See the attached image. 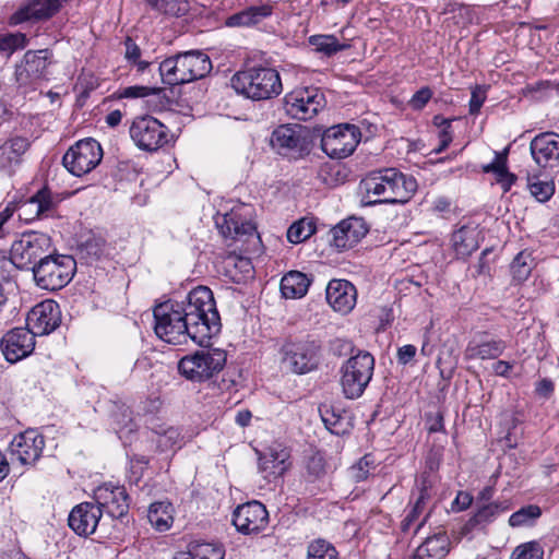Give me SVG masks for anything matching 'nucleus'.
I'll return each instance as SVG.
<instances>
[{
    "label": "nucleus",
    "mask_w": 559,
    "mask_h": 559,
    "mask_svg": "<svg viewBox=\"0 0 559 559\" xmlns=\"http://www.w3.org/2000/svg\"><path fill=\"white\" fill-rule=\"evenodd\" d=\"M307 559H340V557L338 551L330 542L318 538L308 545Z\"/></svg>",
    "instance_id": "nucleus-40"
},
{
    "label": "nucleus",
    "mask_w": 559,
    "mask_h": 559,
    "mask_svg": "<svg viewBox=\"0 0 559 559\" xmlns=\"http://www.w3.org/2000/svg\"><path fill=\"white\" fill-rule=\"evenodd\" d=\"M129 133L134 144L146 152H156L170 141L168 127L150 115L135 117Z\"/></svg>",
    "instance_id": "nucleus-9"
},
{
    "label": "nucleus",
    "mask_w": 559,
    "mask_h": 559,
    "mask_svg": "<svg viewBox=\"0 0 559 559\" xmlns=\"http://www.w3.org/2000/svg\"><path fill=\"white\" fill-rule=\"evenodd\" d=\"M29 147V141L23 136H15L0 146V159L8 165H19L21 157Z\"/></svg>",
    "instance_id": "nucleus-37"
},
{
    "label": "nucleus",
    "mask_w": 559,
    "mask_h": 559,
    "mask_svg": "<svg viewBox=\"0 0 559 559\" xmlns=\"http://www.w3.org/2000/svg\"><path fill=\"white\" fill-rule=\"evenodd\" d=\"M94 503L99 508L102 514L120 519L129 511V495L123 486L104 484L94 490Z\"/></svg>",
    "instance_id": "nucleus-15"
},
{
    "label": "nucleus",
    "mask_w": 559,
    "mask_h": 559,
    "mask_svg": "<svg viewBox=\"0 0 559 559\" xmlns=\"http://www.w3.org/2000/svg\"><path fill=\"white\" fill-rule=\"evenodd\" d=\"M483 171L486 174H495L497 181L501 185L503 191H509L516 180L515 175L508 170L506 154L496 153L495 159L483 166Z\"/></svg>",
    "instance_id": "nucleus-35"
},
{
    "label": "nucleus",
    "mask_w": 559,
    "mask_h": 559,
    "mask_svg": "<svg viewBox=\"0 0 559 559\" xmlns=\"http://www.w3.org/2000/svg\"><path fill=\"white\" fill-rule=\"evenodd\" d=\"M325 106L323 93L314 86L296 87L284 97V109L297 120L313 118Z\"/></svg>",
    "instance_id": "nucleus-11"
},
{
    "label": "nucleus",
    "mask_w": 559,
    "mask_h": 559,
    "mask_svg": "<svg viewBox=\"0 0 559 559\" xmlns=\"http://www.w3.org/2000/svg\"><path fill=\"white\" fill-rule=\"evenodd\" d=\"M34 333L27 328H14L1 338L0 348L10 364H15L28 357L35 348Z\"/></svg>",
    "instance_id": "nucleus-16"
},
{
    "label": "nucleus",
    "mask_w": 559,
    "mask_h": 559,
    "mask_svg": "<svg viewBox=\"0 0 559 559\" xmlns=\"http://www.w3.org/2000/svg\"><path fill=\"white\" fill-rule=\"evenodd\" d=\"M145 3L154 11L166 14L180 16L187 11L185 0H144Z\"/></svg>",
    "instance_id": "nucleus-41"
},
{
    "label": "nucleus",
    "mask_w": 559,
    "mask_h": 559,
    "mask_svg": "<svg viewBox=\"0 0 559 559\" xmlns=\"http://www.w3.org/2000/svg\"><path fill=\"white\" fill-rule=\"evenodd\" d=\"M24 35L22 34H10L0 37V51L13 52L15 49L22 46Z\"/></svg>",
    "instance_id": "nucleus-58"
},
{
    "label": "nucleus",
    "mask_w": 559,
    "mask_h": 559,
    "mask_svg": "<svg viewBox=\"0 0 559 559\" xmlns=\"http://www.w3.org/2000/svg\"><path fill=\"white\" fill-rule=\"evenodd\" d=\"M507 348V342L489 331H478L468 341L464 349L465 360H490L500 357Z\"/></svg>",
    "instance_id": "nucleus-14"
},
{
    "label": "nucleus",
    "mask_w": 559,
    "mask_h": 559,
    "mask_svg": "<svg viewBox=\"0 0 559 559\" xmlns=\"http://www.w3.org/2000/svg\"><path fill=\"white\" fill-rule=\"evenodd\" d=\"M50 236L38 231H26L13 241L10 248V262L19 270L32 271L39 260L50 252Z\"/></svg>",
    "instance_id": "nucleus-7"
},
{
    "label": "nucleus",
    "mask_w": 559,
    "mask_h": 559,
    "mask_svg": "<svg viewBox=\"0 0 559 559\" xmlns=\"http://www.w3.org/2000/svg\"><path fill=\"white\" fill-rule=\"evenodd\" d=\"M248 207H234L216 219V225L225 237L237 238L255 233L254 224L247 218Z\"/></svg>",
    "instance_id": "nucleus-23"
},
{
    "label": "nucleus",
    "mask_w": 559,
    "mask_h": 559,
    "mask_svg": "<svg viewBox=\"0 0 559 559\" xmlns=\"http://www.w3.org/2000/svg\"><path fill=\"white\" fill-rule=\"evenodd\" d=\"M188 551L194 559H224L225 557L224 547L212 543H197L190 545Z\"/></svg>",
    "instance_id": "nucleus-43"
},
{
    "label": "nucleus",
    "mask_w": 559,
    "mask_h": 559,
    "mask_svg": "<svg viewBox=\"0 0 559 559\" xmlns=\"http://www.w3.org/2000/svg\"><path fill=\"white\" fill-rule=\"evenodd\" d=\"M533 259L530 252L521 251L513 259L510 269L512 276L518 282L525 281L532 271Z\"/></svg>",
    "instance_id": "nucleus-42"
},
{
    "label": "nucleus",
    "mask_w": 559,
    "mask_h": 559,
    "mask_svg": "<svg viewBox=\"0 0 559 559\" xmlns=\"http://www.w3.org/2000/svg\"><path fill=\"white\" fill-rule=\"evenodd\" d=\"M156 335L174 345L188 340L202 344L221 330V317L212 290L206 286L192 289L186 302L167 300L153 311Z\"/></svg>",
    "instance_id": "nucleus-1"
},
{
    "label": "nucleus",
    "mask_w": 559,
    "mask_h": 559,
    "mask_svg": "<svg viewBox=\"0 0 559 559\" xmlns=\"http://www.w3.org/2000/svg\"><path fill=\"white\" fill-rule=\"evenodd\" d=\"M528 189L531 194L538 202L548 201L555 192V187L551 182L548 181H533L528 183Z\"/></svg>",
    "instance_id": "nucleus-49"
},
{
    "label": "nucleus",
    "mask_w": 559,
    "mask_h": 559,
    "mask_svg": "<svg viewBox=\"0 0 559 559\" xmlns=\"http://www.w3.org/2000/svg\"><path fill=\"white\" fill-rule=\"evenodd\" d=\"M479 231L473 226H462L452 234V247L457 258L465 259L479 247Z\"/></svg>",
    "instance_id": "nucleus-30"
},
{
    "label": "nucleus",
    "mask_w": 559,
    "mask_h": 559,
    "mask_svg": "<svg viewBox=\"0 0 559 559\" xmlns=\"http://www.w3.org/2000/svg\"><path fill=\"white\" fill-rule=\"evenodd\" d=\"M179 56L190 82L204 78L212 70L211 59L202 51H186Z\"/></svg>",
    "instance_id": "nucleus-31"
},
{
    "label": "nucleus",
    "mask_w": 559,
    "mask_h": 559,
    "mask_svg": "<svg viewBox=\"0 0 559 559\" xmlns=\"http://www.w3.org/2000/svg\"><path fill=\"white\" fill-rule=\"evenodd\" d=\"M530 150L535 163L543 168L559 166V134L547 131L533 138Z\"/></svg>",
    "instance_id": "nucleus-21"
},
{
    "label": "nucleus",
    "mask_w": 559,
    "mask_h": 559,
    "mask_svg": "<svg viewBox=\"0 0 559 559\" xmlns=\"http://www.w3.org/2000/svg\"><path fill=\"white\" fill-rule=\"evenodd\" d=\"M485 92L481 91L479 87L475 88L472 92L471 100H469V114L471 115H477L485 102Z\"/></svg>",
    "instance_id": "nucleus-61"
},
{
    "label": "nucleus",
    "mask_w": 559,
    "mask_h": 559,
    "mask_svg": "<svg viewBox=\"0 0 559 559\" xmlns=\"http://www.w3.org/2000/svg\"><path fill=\"white\" fill-rule=\"evenodd\" d=\"M226 364V353L218 348L200 349L182 357L179 372L188 380L203 382L218 373Z\"/></svg>",
    "instance_id": "nucleus-8"
},
{
    "label": "nucleus",
    "mask_w": 559,
    "mask_h": 559,
    "mask_svg": "<svg viewBox=\"0 0 559 559\" xmlns=\"http://www.w3.org/2000/svg\"><path fill=\"white\" fill-rule=\"evenodd\" d=\"M425 509L426 507L415 502L412 509L402 520L401 530L403 532H407L415 524V522L418 520L419 515L425 511Z\"/></svg>",
    "instance_id": "nucleus-59"
},
{
    "label": "nucleus",
    "mask_w": 559,
    "mask_h": 559,
    "mask_svg": "<svg viewBox=\"0 0 559 559\" xmlns=\"http://www.w3.org/2000/svg\"><path fill=\"white\" fill-rule=\"evenodd\" d=\"M508 509V506L503 502L476 503L475 511L464 524L463 531L465 533L485 531L489 524L493 523Z\"/></svg>",
    "instance_id": "nucleus-26"
},
{
    "label": "nucleus",
    "mask_w": 559,
    "mask_h": 559,
    "mask_svg": "<svg viewBox=\"0 0 559 559\" xmlns=\"http://www.w3.org/2000/svg\"><path fill=\"white\" fill-rule=\"evenodd\" d=\"M48 49L28 50L15 66V81L20 87L35 88L47 79L48 66L51 63Z\"/></svg>",
    "instance_id": "nucleus-13"
},
{
    "label": "nucleus",
    "mask_w": 559,
    "mask_h": 559,
    "mask_svg": "<svg viewBox=\"0 0 559 559\" xmlns=\"http://www.w3.org/2000/svg\"><path fill=\"white\" fill-rule=\"evenodd\" d=\"M75 270L76 262L71 255L48 252L34 266L33 275L38 287L57 290L69 284Z\"/></svg>",
    "instance_id": "nucleus-5"
},
{
    "label": "nucleus",
    "mask_w": 559,
    "mask_h": 559,
    "mask_svg": "<svg viewBox=\"0 0 559 559\" xmlns=\"http://www.w3.org/2000/svg\"><path fill=\"white\" fill-rule=\"evenodd\" d=\"M441 123L444 124V128L439 131V145L433 148V153L439 154L443 152L452 142V132H451V121L449 119H441Z\"/></svg>",
    "instance_id": "nucleus-56"
},
{
    "label": "nucleus",
    "mask_w": 559,
    "mask_h": 559,
    "mask_svg": "<svg viewBox=\"0 0 559 559\" xmlns=\"http://www.w3.org/2000/svg\"><path fill=\"white\" fill-rule=\"evenodd\" d=\"M173 67L176 70V78L178 79V85L190 82L179 53L174 56V66Z\"/></svg>",
    "instance_id": "nucleus-64"
},
{
    "label": "nucleus",
    "mask_w": 559,
    "mask_h": 559,
    "mask_svg": "<svg viewBox=\"0 0 559 559\" xmlns=\"http://www.w3.org/2000/svg\"><path fill=\"white\" fill-rule=\"evenodd\" d=\"M274 11L272 2H265L260 5L248 7L237 13L229 15L225 20L227 27H254L269 19Z\"/></svg>",
    "instance_id": "nucleus-28"
},
{
    "label": "nucleus",
    "mask_w": 559,
    "mask_h": 559,
    "mask_svg": "<svg viewBox=\"0 0 559 559\" xmlns=\"http://www.w3.org/2000/svg\"><path fill=\"white\" fill-rule=\"evenodd\" d=\"M360 189L368 203H406L415 193L417 182L395 168H386L368 174L360 181Z\"/></svg>",
    "instance_id": "nucleus-2"
},
{
    "label": "nucleus",
    "mask_w": 559,
    "mask_h": 559,
    "mask_svg": "<svg viewBox=\"0 0 559 559\" xmlns=\"http://www.w3.org/2000/svg\"><path fill=\"white\" fill-rule=\"evenodd\" d=\"M321 418L325 425V427L334 435H341L344 432V429L341 427L342 416L335 414L333 409H324L321 413Z\"/></svg>",
    "instance_id": "nucleus-53"
},
{
    "label": "nucleus",
    "mask_w": 559,
    "mask_h": 559,
    "mask_svg": "<svg viewBox=\"0 0 559 559\" xmlns=\"http://www.w3.org/2000/svg\"><path fill=\"white\" fill-rule=\"evenodd\" d=\"M57 13L50 0H27L10 17L12 24L49 20Z\"/></svg>",
    "instance_id": "nucleus-27"
},
{
    "label": "nucleus",
    "mask_w": 559,
    "mask_h": 559,
    "mask_svg": "<svg viewBox=\"0 0 559 559\" xmlns=\"http://www.w3.org/2000/svg\"><path fill=\"white\" fill-rule=\"evenodd\" d=\"M44 448V436L35 429H27L13 438L10 443V453L22 464H32L41 456Z\"/></svg>",
    "instance_id": "nucleus-20"
},
{
    "label": "nucleus",
    "mask_w": 559,
    "mask_h": 559,
    "mask_svg": "<svg viewBox=\"0 0 559 559\" xmlns=\"http://www.w3.org/2000/svg\"><path fill=\"white\" fill-rule=\"evenodd\" d=\"M326 301L335 311L347 314L357 301L356 287L346 280H332L326 287Z\"/></svg>",
    "instance_id": "nucleus-24"
},
{
    "label": "nucleus",
    "mask_w": 559,
    "mask_h": 559,
    "mask_svg": "<svg viewBox=\"0 0 559 559\" xmlns=\"http://www.w3.org/2000/svg\"><path fill=\"white\" fill-rule=\"evenodd\" d=\"M416 347L414 345H404L397 349V360L402 365L408 364L416 355Z\"/></svg>",
    "instance_id": "nucleus-63"
},
{
    "label": "nucleus",
    "mask_w": 559,
    "mask_h": 559,
    "mask_svg": "<svg viewBox=\"0 0 559 559\" xmlns=\"http://www.w3.org/2000/svg\"><path fill=\"white\" fill-rule=\"evenodd\" d=\"M316 228L311 222L300 219L294 223L287 230V239L292 243H300L314 233Z\"/></svg>",
    "instance_id": "nucleus-45"
},
{
    "label": "nucleus",
    "mask_w": 559,
    "mask_h": 559,
    "mask_svg": "<svg viewBox=\"0 0 559 559\" xmlns=\"http://www.w3.org/2000/svg\"><path fill=\"white\" fill-rule=\"evenodd\" d=\"M164 94V90L160 87H150L143 85H133L121 88L118 92L119 98H143L150 95H155L159 97Z\"/></svg>",
    "instance_id": "nucleus-47"
},
{
    "label": "nucleus",
    "mask_w": 559,
    "mask_h": 559,
    "mask_svg": "<svg viewBox=\"0 0 559 559\" xmlns=\"http://www.w3.org/2000/svg\"><path fill=\"white\" fill-rule=\"evenodd\" d=\"M20 218L29 223L35 219H43L40 213H37L36 203L34 202L33 197H29L25 201H21L19 205Z\"/></svg>",
    "instance_id": "nucleus-51"
},
{
    "label": "nucleus",
    "mask_w": 559,
    "mask_h": 559,
    "mask_svg": "<svg viewBox=\"0 0 559 559\" xmlns=\"http://www.w3.org/2000/svg\"><path fill=\"white\" fill-rule=\"evenodd\" d=\"M360 138V130L354 124L333 126L322 134L321 148L331 158L342 159L353 154Z\"/></svg>",
    "instance_id": "nucleus-12"
},
{
    "label": "nucleus",
    "mask_w": 559,
    "mask_h": 559,
    "mask_svg": "<svg viewBox=\"0 0 559 559\" xmlns=\"http://www.w3.org/2000/svg\"><path fill=\"white\" fill-rule=\"evenodd\" d=\"M32 197L36 203L37 213H40L43 218L56 216L58 206L63 200L60 193L53 192L47 186L36 191Z\"/></svg>",
    "instance_id": "nucleus-34"
},
{
    "label": "nucleus",
    "mask_w": 559,
    "mask_h": 559,
    "mask_svg": "<svg viewBox=\"0 0 559 559\" xmlns=\"http://www.w3.org/2000/svg\"><path fill=\"white\" fill-rule=\"evenodd\" d=\"M544 550L537 542L519 545L512 552L511 559H543Z\"/></svg>",
    "instance_id": "nucleus-48"
},
{
    "label": "nucleus",
    "mask_w": 559,
    "mask_h": 559,
    "mask_svg": "<svg viewBox=\"0 0 559 559\" xmlns=\"http://www.w3.org/2000/svg\"><path fill=\"white\" fill-rule=\"evenodd\" d=\"M325 475L324 456L317 452L310 455L306 462V477L309 481L320 479Z\"/></svg>",
    "instance_id": "nucleus-46"
},
{
    "label": "nucleus",
    "mask_w": 559,
    "mask_h": 559,
    "mask_svg": "<svg viewBox=\"0 0 559 559\" xmlns=\"http://www.w3.org/2000/svg\"><path fill=\"white\" fill-rule=\"evenodd\" d=\"M79 252L82 258L90 262L97 261L109 254L107 241L102 236L92 235L79 246Z\"/></svg>",
    "instance_id": "nucleus-38"
},
{
    "label": "nucleus",
    "mask_w": 559,
    "mask_h": 559,
    "mask_svg": "<svg viewBox=\"0 0 559 559\" xmlns=\"http://www.w3.org/2000/svg\"><path fill=\"white\" fill-rule=\"evenodd\" d=\"M269 523V513L264 504L250 501L238 506L233 513V524L245 535L257 534L263 531Z\"/></svg>",
    "instance_id": "nucleus-17"
},
{
    "label": "nucleus",
    "mask_w": 559,
    "mask_h": 559,
    "mask_svg": "<svg viewBox=\"0 0 559 559\" xmlns=\"http://www.w3.org/2000/svg\"><path fill=\"white\" fill-rule=\"evenodd\" d=\"M61 323L59 305L51 300H44L34 306L27 314L26 324L34 336L46 335L55 331Z\"/></svg>",
    "instance_id": "nucleus-18"
},
{
    "label": "nucleus",
    "mask_w": 559,
    "mask_h": 559,
    "mask_svg": "<svg viewBox=\"0 0 559 559\" xmlns=\"http://www.w3.org/2000/svg\"><path fill=\"white\" fill-rule=\"evenodd\" d=\"M310 280L299 271H290L281 281V292L285 298H300L308 292Z\"/></svg>",
    "instance_id": "nucleus-33"
},
{
    "label": "nucleus",
    "mask_w": 559,
    "mask_h": 559,
    "mask_svg": "<svg viewBox=\"0 0 559 559\" xmlns=\"http://www.w3.org/2000/svg\"><path fill=\"white\" fill-rule=\"evenodd\" d=\"M309 43L316 47V50L330 57L338 51L345 50L348 45L340 44L333 35H313L309 37Z\"/></svg>",
    "instance_id": "nucleus-39"
},
{
    "label": "nucleus",
    "mask_w": 559,
    "mask_h": 559,
    "mask_svg": "<svg viewBox=\"0 0 559 559\" xmlns=\"http://www.w3.org/2000/svg\"><path fill=\"white\" fill-rule=\"evenodd\" d=\"M542 515V510L536 504L522 507L509 518V524L512 527L528 525Z\"/></svg>",
    "instance_id": "nucleus-44"
},
{
    "label": "nucleus",
    "mask_w": 559,
    "mask_h": 559,
    "mask_svg": "<svg viewBox=\"0 0 559 559\" xmlns=\"http://www.w3.org/2000/svg\"><path fill=\"white\" fill-rule=\"evenodd\" d=\"M450 538L445 532L427 537L415 550L411 559H443L450 551Z\"/></svg>",
    "instance_id": "nucleus-29"
},
{
    "label": "nucleus",
    "mask_w": 559,
    "mask_h": 559,
    "mask_svg": "<svg viewBox=\"0 0 559 559\" xmlns=\"http://www.w3.org/2000/svg\"><path fill=\"white\" fill-rule=\"evenodd\" d=\"M289 452L280 444L270 447L259 456V469L269 480L282 476L288 468Z\"/></svg>",
    "instance_id": "nucleus-25"
},
{
    "label": "nucleus",
    "mask_w": 559,
    "mask_h": 559,
    "mask_svg": "<svg viewBox=\"0 0 559 559\" xmlns=\"http://www.w3.org/2000/svg\"><path fill=\"white\" fill-rule=\"evenodd\" d=\"M180 441V433L176 428H168L164 431L163 435L158 436L157 439V447L162 451H167L176 445L179 444Z\"/></svg>",
    "instance_id": "nucleus-52"
},
{
    "label": "nucleus",
    "mask_w": 559,
    "mask_h": 559,
    "mask_svg": "<svg viewBox=\"0 0 559 559\" xmlns=\"http://www.w3.org/2000/svg\"><path fill=\"white\" fill-rule=\"evenodd\" d=\"M368 226L361 217H348L330 230V245L337 251L356 246L368 233Z\"/></svg>",
    "instance_id": "nucleus-19"
},
{
    "label": "nucleus",
    "mask_w": 559,
    "mask_h": 559,
    "mask_svg": "<svg viewBox=\"0 0 559 559\" xmlns=\"http://www.w3.org/2000/svg\"><path fill=\"white\" fill-rule=\"evenodd\" d=\"M321 352V343L310 336L288 337L278 349L280 364L290 373L307 374L319 368Z\"/></svg>",
    "instance_id": "nucleus-4"
},
{
    "label": "nucleus",
    "mask_w": 559,
    "mask_h": 559,
    "mask_svg": "<svg viewBox=\"0 0 559 559\" xmlns=\"http://www.w3.org/2000/svg\"><path fill=\"white\" fill-rule=\"evenodd\" d=\"M173 66H174V56L166 58L159 64V68H158L159 74L165 84L178 85V79L176 78V70Z\"/></svg>",
    "instance_id": "nucleus-54"
},
{
    "label": "nucleus",
    "mask_w": 559,
    "mask_h": 559,
    "mask_svg": "<svg viewBox=\"0 0 559 559\" xmlns=\"http://www.w3.org/2000/svg\"><path fill=\"white\" fill-rule=\"evenodd\" d=\"M373 467V459L370 454L362 456L357 464L350 468L352 477L355 481H364L367 479L370 469Z\"/></svg>",
    "instance_id": "nucleus-50"
},
{
    "label": "nucleus",
    "mask_w": 559,
    "mask_h": 559,
    "mask_svg": "<svg viewBox=\"0 0 559 559\" xmlns=\"http://www.w3.org/2000/svg\"><path fill=\"white\" fill-rule=\"evenodd\" d=\"M103 159V148L95 139L87 138L75 142L62 157V165L73 176L91 173Z\"/></svg>",
    "instance_id": "nucleus-10"
},
{
    "label": "nucleus",
    "mask_w": 559,
    "mask_h": 559,
    "mask_svg": "<svg viewBox=\"0 0 559 559\" xmlns=\"http://www.w3.org/2000/svg\"><path fill=\"white\" fill-rule=\"evenodd\" d=\"M374 370V357L365 350H358L341 367V388L346 399H358L366 391Z\"/></svg>",
    "instance_id": "nucleus-6"
},
{
    "label": "nucleus",
    "mask_w": 559,
    "mask_h": 559,
    "mask_svg": "<svg viewBox=\"0 0 559 559\" xmlns=\"http://www.w3.org/2000/svg\"><path fill=\"white\" fill-rule=\"evenodd\" d=\"M428 420V431L430 433L440 432L444 430L443 425V414L441 412H437L433 414H427Z\"/></svg>",
    "instance_id": "nucleus-62"
},
{
    "label": "nucleus",
    "mask_w": 559,
    "mask_h": 559,
    "mask_svg": "<svg viewBox=\"0 0 559 559\" xmlns=\"http://www.w3.org/2000/svg\"><path fill=\"white\" fill-rule=\"evenodd\" d=\"M432 97V91L428 87H421L409 100V105L415 110L423 109Z\"/></svg>",
    "instance_id": "nucleus-57"
},
{
    "label": "nucleus",
    "mask_w": 559,
    "mask_h": 559,
    "mask_svg": "<svg viewBox=\"0 0 559 559\" xmlns=\"http://www.w3.org/2000/svg\"><path fill=\"white\" fill-rule=\"evenodd\" d=\"M270 143L280 154L286 155L300 145V136L294 128L283 124L272 132Z\"/></svg>",
    "instance_id": "nucleus-32"
},
{
    "label": "nucleus",
    "mask_w": 559,
    "mask_h": 559,
    "mask_svg": "<svg viewBox=\"0 0 559 559\" xmlns=\"http://www.w3.org/2000/svg\"><path fill=\"white\" fill-rule=\"evenodd\" d=\"M147 519L157 531L168 530L174 520L171 503L164 501L152 503L148 508Z\"/></svg>",
    "instance_id": "nucleus-36"
},
{
    "label": "nucleus",
    "mask_w": 559,
    "mask_h": 559,
    "mask_svg": "<svg viewBox=\"0 0 559 559\" xmlns=\"http://www.w3.org/2000/svg\"><path fill=\"white\" fill-rule=\"evenodd\" d=\"M124 58L128 62L133 63L134 61H139L141 58L142 51L139 45L131 37H127L124 40Z\"/></svg>",
    "instance_id": "nucleus-60"
},
{
    "label": "nucleus",
    "mask_w": 559,
    "mask_h": 559,
    "mask_svg": "<svg viewBox=\"0 0 559 559\" xmlns=\"http://www.w3.org/2000/svg\"><path fill=\"white\" fill-rule=\"evenodd\" d=\"M418 490L419 495L415 502L426 507L428 501L432 497V481L430 480L428 475H421L420 480L418 483Z\"/></svg>",
    "instance_id": "nucleus-55"
},
{
    "label": "nucleus",
    "mask_w": 559,
    "mask_h": 559,
    "mask_svg": "<svg viewBox=\"0 0 559 559\" xmlns=\"http://www.w3.org/2000/svg\"><path fill=\"white\" fill-rule=\"evenodd\" d=\"M230 82L238 94L252 100L271 99L283 91L280 73L266 67H252L238 71Z\"/></svg>",
    "instance_id": "nucleus-3"
},
{
    "label": "nucleus",
    "mask_w": 559,
    "mask_h": 559,
    "mask_svg": "<svg viewBox=\"0 0 559 559\" xmlns=\"http://www.w3.org/2000/svg\"><path fill=\"white\" fill-rule=\"evenodd\" d=\"M102 512L94 502H82L72 509L68 523L75 534L86 537L95 533Z\"/></svg>",
    "instance_id": "nucleus-22"
}]
</instances>
